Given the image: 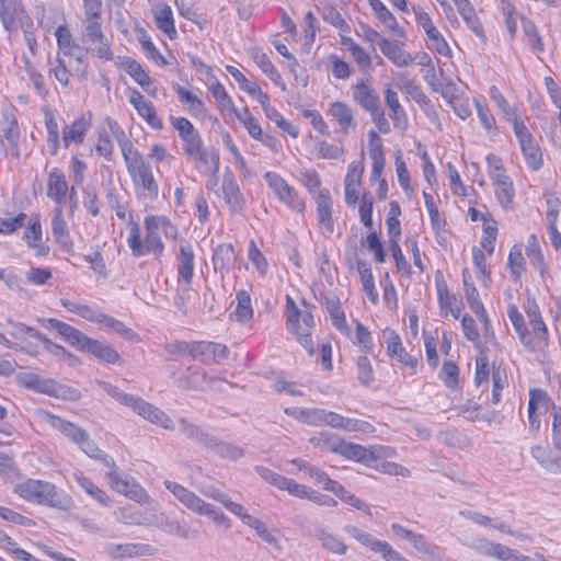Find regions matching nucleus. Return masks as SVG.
<instances>
[{
	"instance_id": "64",
	"label": "nucleus",
	"mask_w": 561,
	"mask_h": 561,
	"mask_svg": "<svg viewBox=\"0 0 561 561\" xmlns=\"http://www.w3.org/2000/svg\"><path fill=\"white\" fill-rule=\"evenodd\" d=\"M248 259L253 264L261 277H264L267 273L268 263L264 254L259 250L254 240H250L248 245Z\"/></svg>"
},
{
	"instance_id": "40",
	"label": "nucleus",
	"mask_w": 561,
	"mask_h": 561,
	"mask_svg": "<svg viewBox=\"0 0 561 561\" xmlns=\"http://www.w3.org/2000/svg\"><path fill=\"white\" fill-rule=\"evenodd\" d=\"M328 114L339 124L341 130L344 133L354 125L353 108L344 102H332L329 105Z\"/></svg>"
},
{
	"instance_id": "10",
	"label": "nucleus",
	"mask_w": 561,
	"mask_h": 561,
	"mask_svg": "<svg viewBox=\"0 0 561 561\" xmlns=\"http://www.w3.org/2000/svg\"><path fill=\"white\" fill-rule=\"evenodd\" d=\"M263 179L273 193L274 197L288 209L296 213H304L306 201L299 192L290 185L280 174L274 171H266Z\"/></svg>"
},
{
	"instance_id": "26",
	"label": "nucleus",
	"mask_w": 561,
	"mask_h": 561,
	"mask_svg": "<svg viewBox=\"0 0 561 561\" xmlns=\"http://www.w3.org/2000/svg\"><path fill=\"white\" fill-rule=\"evenodd\" d=\"M42 421L76 445L84 438L85 431L83 428L50 412H44L42 414Z\"/></svg>"
},
{
	"instance_id": "41",
	"label": "nucleus",
	"mask_w": 561,
	"mask_h": 561,
	"mask_svg": "<svg viewBox=\"0 0 561 561\" xmlns=\"http://www.w3.org/2000/svg\"><path fill=\"white\" fill-rule=\"evenodd\" d=\"M353 100L366 111L379 105L378 95L365 81H359L353 87Z\"/></svg>"
},
{
	"instance_id": "20",
	"label": "nucleus",
	"mask_w": 561,
	"mask_h": 561,
	"mask_svg": "<svg viewBox=\"0 0 561 561\" xmlns=\"http://www.w3.org/2000/svg\"><path fill=\"white\" fill-rule=\"evenodd\" d=\"M317 205L318 229L324 237H331L334 232V220L332 217V199L329 190L323 188L314 196Z\"/></svg>"
},
{
	"instance_id": "32",
	"label": "nucleus",
	"mask_w": 561,
	"mask_h": 561,
	"mask_svg": "<svg viewBox=\"0 0 561 561\" xmlns=\"http://www.w3.org/2000/svg\"><path fill=\"white\" fill-rule=\"evenodd\" d=\"M385 101L390 111V117L393 122L394 127L404 133L409 127L408 115L400 104L397 92L391 88L387 87L385 89Z\"/></svg>"
},
{
	"instance_id": "8",
	"label": "nucleus",
	"mask_w": 561,
	"mask_h": 561,
	"mask_svg": "<svg viewBox=\"0 0 561 561\" xmlns=\"http://www.w3.org/2000/svg\"><path fill=\"white\" fill-rule=\"evenodd\" d=\"M165 488L190 511L193 513L207 516L216 525L230 528V519L215 505L205 502L196 493L187 488L170 480H165Z\"/></svg>"
},
{
	"instance_id": "30",
	"label": "nucleus",
	"mask_w": 561,
	"mask_h": 561,
	"mask_svg": "<svg viewBox=\"0 0 561 561\" xmlns=\"http://www.w3.org/2000/svg\"><path fill=\"white\" fill-rule=\"evenodd\" d=\"M381 54L397 67H408L413 64L414 58L407 51L402 44L397 41L385 38L378 47Z\"/></svg>"
},
{
	"instance_id": "62",
	"label": "nucleus",
	"mask_w": 561,
	"mask_h": 561,
	"mask_svg": "<svg viewBox=\"0 0 561 561\" xmlns=\"http://www.w3.org/2000/svg\"><path fill=\"white\" fill-rule=\"evenodd\" d=\"M45 127L47 131V145L51 153L56 154L59 148V127L51 112L45 114Z\"/></svg>"
},
{
	"instance_id": "46",
	"label": "nucleus",
	"mask_w": 561,
	"mask_h": 561,
	"mask_svg": "<svg viewBox=\"0 0 561 561\" xmlns=\"http://www.w3.org/2000/svg\"><path fill=\"white\" fill-rule=\"evenodd\" d=\"M106 551L113 558H133L147 554L150 548L140 543H111L107 546Z\"/></svg>"
},
{
	"instance_id": "27",
	"label": "nucleus",
	"mask_w": 561,
	"mask_h": 561,
	"mask_svg": "<svg viewBox=\"0 0 561 561\" xmlns=\"http://www.w3.org/2000/svg\"><path fill=\"white\" fill-rule=\"evenodd\" d=\"M291 463L304 472L305 477L311 480L314 484L321 485L324 490L336 492L341 491V484L332 479L322 469L310 465L301 459H293Z\"/></svg>"
},
{
	"instance_id": "18",
	"label": "nucleus",
	"mask_w": 561,
	"mask_h": 561,
	"mask_svg": "<svg viewBox=\"0 0 561 561\" xmlns=\"http://www.w3.org/2000/svg\"><path fill=\"white\" fill-rule=\"evenodd\" d=\"M257 474L267 483L276 486L279 490L287 491L290 495L306 499L309 486L300 484L293 479L280 476L265 467L255 468Z\"/></svg>"
},
{
	"instance_id": "39",
	"label": "nucleus",
	"mask_w": 561,
	"mask_h": 561,
	"mask_svg": "<svg viewBox=\"0 0 561 561\" xmlns=\"http://www.w3.org/2000/svg\"><path fill=\"white\" fill-rule=\"evenodd\" d=\"M8 323L12 325V331L10 332V335L12 337L11 341L19 342L22 344H31L34 351V354L32 355L36 356L37 351L35 344L32 341H38L39 337H42V333L32 327H28L21 322H14L10 319L8 320Z\"/></svg>"
},
{
	"instance_id": "63",
	"label": "nucleus",
	"mask_w": 561,
	"mask_h": 561,
	"mask_svg": "<svg viewBox=\"0 0 561 561\" xmlns=\"http://www.w3.org/2000/svg\"><path fill=\"white\" fill-rule=\"evenodd\" d=\"M352 341L365 353H371L374 351L373 336L369 330L358 320H356V330Z\"/></svg>"
},
{
	"instance_id": "52",
	"label": "nucleus",
	"mask_w": 561,
	"mask_h": 561,
	"mask_svg": "<svg viewBox=\"0 0 561 561\" xmlns=\"http://www.w3.org/2000/svg\"><path fill=\"white\" fill-rule=\"evenodd\" d=\"M507 267L511 278L514 282L519 280L526 267V261L520 245L515 244L512 247L507 257Z\"/></svg>"
},
{
	"instance_id": "38",
	"label": "nucleus",
	"mask_w": 561,
	"mask_h": 561,
	"mask_svg": "<svg viewBox=\"0 0 561 561\" xmlns=\"http://www.w3.org/2000/svg\"><path fill=\"white\" fill-rule=\"evenodd\" d=\"M21 385L30 390L55 396L57 393V385L53 379L44 378L34 373H27L20 377Z\"/></svg>"
},
{
	"instance_id": "35",
	"label": "nucleus",
	"mask_w": 561,
	"mask_h": 561,
	"mask_svg": "<svg viewBox=\"0 0 561 561\" xmlns=\"http://www.w3.org/2000/svg\"><path fill=\"white\" fill-rule=\"evenodd\" d=\"M322 419V425H329L334 428L362 432H368L371 428V425L366 422L344 417L332 411L323 410Z\"/></svg>"
},
{
	"instance_id": "29",
	"label": "nucleus",
	"mask_w": 561,
	"mask_h": 561,
	"mask_svg": "<svg viewBox=\"0 0 561 561\" xmlns=\"http://www.w3.org/2000/svg\"><path fill=\"white\" fill-rule=\"evenodd\" d=\"M221 191L222 197L231 211L239 213L244 208V197L232 173L225 174Z\"/></svg>"
},
{
	"instance_id": "57",
	"label": "nucleus",
	"mask_w": 561,
	"mask_h": 561,
	"mask_svg": "<svg viewBox=\"0 0 561 561\" xmlns=\"http://www.w3.org/2000/svg\"><path fill=\"white\" fill-rule=\"evenodd\" d=\"M494 195L497 203L504 210L513 209V202L515 198V187L511 180L494 186Z\"/></svg>"
},
{
	"instance_id": "25",
	"label": "nucleus",
	"mask_w": 561,
	"mask_h": 561,
	"mask_svg": "<svg viewBox=\"0 0 561 561\" xmlns=\"http://www.w3.org/2000/svg\"><path fill=\"white\" fill-rule=\"evenodd\" d=\"M228 347L221 343L199 341L193 342L192 357L204 363H220L227 358Z\"/></svg>"
},
{
	"instance_id": "24",
	"label": "nucleus",
	"mask_w": 561,
	"mask_h": 561,
	"mask_svg": "<svg viewBox=\"0 0 561 561\" xmlns=\"http://www.w3.org/2000/svg\"><path fill=\"white\" fill-rule=\"evenodd\" d=\"M382 337L386 342L387 354L399 363L415 368L417 360L411 356L404 348L400 335L390 328L382 330Z\"/></svg>"
},
{
	"instance_id": "4",
	"label": "nucleus",
	"mask_w": 561,
	"mask_h": 561,
	"mask_svg": "<svg viewBox=\"0 0 561 561\" xmlns=\"http://www.w3.org/2000/svg\"><path fill=\"white\" fill-rule=\"evenodd\" d=\"M171 125L178 131L183 142V151L191 160L201 163L207 171L218 170V156L205 149L198 130L186 117H172Z\"/></svg>"
},
{
	"instance_id": "51",
	"label": "nucleus",
	"mask_w": 561,
	"mask_h": 561,
	"mask_svg": "<svg viewBox=\"0 0 561 561\" xmlns=\"http://www.w3.org/2000/svg\"><path fill=\"white\" fill-rule=\"evenodd\" d=\"M459 514L462 517L470 519L471 522H473L474 524H477L481 527L494 528L502 533L514 535V533L510 529V527L505 523H503V522L493 523L489 516H486L480 512H476L472 510H461L459 512Z\"/></svg>"
},
{
	"instance_id": "5",
	"label": "nucleus",
	"mask_w": 561,
	"mask_h": 561,
	"mask_svg": "<svg viewBox=\"0 0 561 561\" xmlns=\"http://www.w3.org/2000/svg\"><path fill=\"white\" fill-rule=\"evenodd\" d=\"M13 492L26 502L34 504L62 510H67L71 504L70 497L64 491H59L55 484L44 480L26 479L16 483Z\"/></svg>"
},
{
	"instance_id": "47",
	"label": "nucleus",
	"mask_w": 561,
	"mask_h": 561,
	"mask_svg": "<svg viewBox=\"0 0 561 561\" xmlns=\"http://www.w3.org/2000/svg\"><path fill=\"white\" fill-rule=\"evenodd\" d=\"M486 161V173L493 186H497L501 183H504L511 178L506 173V169L503 164V161L500 157L489 153L485 157Z\"/></svg>"
},
{
	"instance_id": "14",
	"label": "nucleus",
	"mask_w": 561,
	"mask_h": 561,
	"mask_svg": "<svg viewBox=\"0 0 561 561\" xmlns=\"http://www.w3.org/2000/svg\"><path fill=\"white\" fill-rule=\"evenodd\" d=\"M415 21L426 34L428 47L444 57L451 56V49L439 30L434 25L432 18L421 7H413Z\"/></svg>"
},
{
	"instance_id": "58",
	"label": "nucleus",
	"mask_w": 561,
	"mask_h": 561,
	"mask_svg": "<svg viewBox=\"0 0 561 561\" xmlns=\"http://www.w3.org/2000/svg\"><path fill=\"white\" fill-rule=\"evenodd\" d=\"M313 152L319 159L339 160L344 153V148L341 145L319 140L313 146Z\"/></svg>"
},
{
	"instance_id": "56",
	"label": "nucleus",
	"mask_w": 561,
	"mask_h": 561,
	"mask_svg": "<svg viewBox=\"0 0 561 561\" xmlns=\"http://www.w3.org/2000/svg\"><path fill=\"white\" fill-rule=\"evenodd\" d=\"M523 156L525 158L526 164L534 171H537L542 165V154L538 147V144L531 139L527 142H523L519 145Z\"/></svg>"
},
{
	"instance_id": "1",
	"label": "nucleus",
	"mask_w": 561,
	"mask_h": 561,
	"mask_svg": "<svg viewBox=\"0 0 561 561\" xmlns=\"http://www.w3.org/2000/svg\"><path fill=\"white\" fill-rule=\"evenodd\" d=\"M145 237L137 222L128 224L126 243L134 257L152 254L156 259L163 256L165 251L163 234L167 239L175 240L179 236L178 227L164 215H147L144 218Z\"/></svg>"
},
{
	"instance_id": "15",
	"label": "nucleus",
	"mask_w": 561,
	"mask_h": 561,
	"mask_svg": "<svg viewBox=\"0 0 561 561\" xmlns=\"http://www.w3.org/2000/svg\"><path fill=\"white\" fill-rule=\"evenodd\" d=\"M108 469L105 477L114 491L137 502H145L148 499L145 489L134 478L119 473L116 466Z\"/></svg>"
},
{
	"instance_id": "49",
	"label": "nucleus",
	"mask_w": 561,
	"mask_h": 561,
	"mask_svg": "<svg viewBox=\"0 0 561 561\" xmlns=\"http://www.w3.org/2000/svg\"><path fill=\"white\" fill-rule=\"evenodd\" d=\"M60 305L69 312L75 313L90 322L94 319L98 307L89 305L84 300L61 298Z\"/></svg>"
},
{
	"instance_id": "33",
	"label": "nucleus",
	"mask_w": 561,
	"mask_h": 561,
	"mask_svg": "<svg viewBox=\"0 0 561 561\" xmlns=\"http://www.w3.org/2000/svg\"><path fill=\"white\" fill-rule=\"evenodd\" d=\"M152 14L157 27L170 39L178 37V31L174 24L173 11L167 3H157L152 7Z\"/></svg>"
},
{
	"instance_id": "61",
	"label": "nucleus",
	"mask_w": 561,
	"mask_h": 561,
	"mask_svg": "<svg viewBox=\"0 0 561 561\" xmlns=\"http://www.w3.org/2000/svg\"><path fill=\"white\" fill-rule=\"evenodd\" d=\"M482 228L483 234L480 241V249H483L489 255H492L497 237V224L494 219L485 220Z\"/></svg>"
},
{
	"instance_id": "22",
	"label": "nucleus",
	"mask_w": 561,
	"mask_h": 561,
	"mask_svg": "<svg viewBox=\"0 0 561 561\" xmlns=\"http://www.w3.org/2000/svg\"><path fill=\"white\" fill-rule=\"evenodd\" d=\"M179 282L190 285L195 271V253L190 241L182 239L176 253Z\"/></svg>"
},
{
	"instance_id": "42",
	"label": "nucleus",
	"mask_w": 561,
	"mask_h": 561,
	"mask_svg": "<svg viewBox=\"0 0 561 561\" xmlns=\"http://www.w3.org/2000/svg\"><path fill=\"white\" fill-rule=\"evenodd\" d=\"M237 260L234 249L230 243L218 244L213 253V263L215 268L221 273H227L233 266Z\"/></svg>"
},
{
	"instance_id": "34",
	"label": "nucleus",
	"mask_w": 561,
	"mask_h": 561,
	"mask_svg": "<svg viewBox=\"0 0 561 561\" xmlns=\"http://www.w3.org/2000/svg\"><path fill=\"white\" fill-rule=\"evenodd\" d=\"M90 127V118L83 115L75 119L71 124L65 125L62 128L64 146L69 147L71 144H82Z\"/></svg>"
},
{
	"instance_id": "36",
	"label": "nucleus",
	"mask_w": 561,
	"mask_h": 561,
	"mask_svg": "<svg viewBox=\"0 0 561 561\" xmlns=\"http://www.w3.org/2000/svg\"><path fill=\"white\" fill-rule=\"evenodd\" d=\"M68 192V182L65 174L58 168H53L47 178V196L58 205H61Z\"/></svg>"
},
{
	"instance_id": "6",
	"label": "nucleus",
	"mask_w": 561,
	"mask_h": 561,
	"mask_svg": "<svg viewBox=\"0 0 561 561\" xmlns=\"http://www.w3.org/2000/svg\"><path fill=\"white\" fill-rule=\"evenodd\" d=\"M119 147L135 187L147 192L151 198H156L159 193V185L153 176L151 165L129 140L119 142Z\"/></svg>"
},
{
	"instance_id": "59",
	"label": "nucleus",
	"mask_w": 561,
	"mask_h": 561,
	"mask_svg": "<svg viewBox=\"0 0 561 561\" xmlns=\"http://www.w3.org/2000/svg\"><path fill=\"white\" fill-rule=\"evenodd\" d=\"M328 309L330 312V317L333 325L344 335H351V329L347 325L345 313L342 310L340 302L337 300H331L328 302Z\"/></svg>"
},
{
	"instance_id": "11",
	"label": "nucleus",
	"mask_w": 561,
	"mask_h": 561,
	"mask_svg": "<svg viewBox=\"0 0 561 561\" xmlns=\"http://www.w3.org/2000/svg\"><path fill=\"white\" fill-rule=\"evenodd\" d=\"M343 530L365 549L379 554L385 561H410L388 541L380 540L371 533L355 525H345Z\"/></svg>"
},
{
	"instance_id": "50",
	"label": "nucleus",
	"mask_w": 561,
	"mask_h": 561,
	"mask_svg": "<svg viewBox=\"0 0 561 561\" xmlns=\"http://www.w3.org/2000/svg\"><path fill=\"white\" fill-rule=\"evenodd\" d=\"M297 421L312 426H322L323 409L317 408H291L285 411Z\"/></svg>"
},
{
	"instance_id": "54",
	"label": "nucleus",
	"mask_w": 561,
	"mask_h": 561,
	"mask_svg": "<svg viewBox=\"0 0 561 561\" xmlns=\"http://www.w3.org/2000/svg\"><path fill=\"white\" fill-rule=\"evenodd\" d=\"M25 282L33 286H45L53 279V271L50 267H42L30 265L24 273Z\"/></svg>"
},
{
	"instance_id": "44",
	"label": "nucleus",
	"mask_w": 561,
	"mask_h": 561,
	"mask_svg": "<svg viewBox=\"0 0 561 561\" xmlns=\"http://www.w3.org/2000/svg\"><path fill=\"white\" fill-rule=\"evenodd\" d=\"M75 481L79 484V486L94 501H96L102 506H108L111 503L110 497L105 493L104 490L100 489L96 484L93 483L91 479L85 477L82 472L77 471L73 473Z\"/></svg>"
},
{
	"instance_id": "13",
	"label": "nucleus",
	"mask_w": 561,
	"mask_h": 561,
	"mask_svg": "<svg viewBox=\"0 0 561 561\" xmlns=\"http://www.w3.org/2000/svg\"><path fill=\"white\" fill-rule=\"evenodd\" d=\"M529 327L520 336V343L530 351L543 350L549 343V332L537 307L528 311Z\"/></svg>"
},
{
	"instance_id": "28",
	"label": "nucleus",
	"mask_w": 561,
	"mask_h": 561,
	"mask_svg": "<svg viewBox=\"0 0 561 561\" xmlns=\"http://www.w3.org/2000/svg\"><path fill=\"white\" fill-rule=\"evenodd\" d=\"M128 101L137 111L138 115L144 118L151 127L161 128V119L157 116L152 103L136 89L128 91Z\"/></svg>"
},
{
	"instance_id": "23",
	"label": "nucleus",
	"mask_w": 561,
	"mask_h": 561,
	"mask_svg": "<svg viewBox=\"0 0 561 561\" xmlns=\"http://www.w3.org/2000/svg\"><path fill=\"white\" fill-rule=\"evenodd\" d=\"M23 239L26 245L34 250L37 257H45L49 253V247L43 242V228L38 214L28 217Z\"/></svg>"
},
{
	"instance_id": "45",
	"label": "nucleus",
	"mask_w": 561,
	"mask_h": 561,
	"mask_svg": "<svg viewBox=\"0 0 561 561\" xmlns=\"http://www.w3.org/2000/svg\"><path fill=\"white\" fill-rule=\"evenodd\" d=\"M458 13L467 26L478 36L483 34L482 25L476 14L474 8L469 0H453Z\"/></svg>"
},
{
	"instance_id": "43",
	"label": "nucleus",
	"mask_w": 561,
	"mask_h": 561,
	"mask_svg": "<svg viewBox=\"0 0 561 561\" xmlns=\"http://www.w3.org/2000/svg\"><path fill=\"white\" fill-rule=\"evenodd\" d=\"M208 90L211 93L217 107L224 114H237V108L231 96L228 94L225 87L218 81L214 80L208 84Z\"/></svg>"
},
{
	"instance_id": "12",
	"label": "nucleus",
	"mask_w": 561,
	"mask_h": 561,
	"mask_svg": "<svg viewBox=\"0 0 561 561\" xmlns=\"http://www.w3.org/2000/svg\"><path fill=\"white\" fill-rule=\"evenodd\" d=\"M55 36L58 46V56L73 58L78 62V68L75 70L80 79L88 77V60L84 56L83 48L75 41L70 30L65 25H59L55 31Z\"/></svg>"
},
{
	"instance_id": "55",
	"label": "nucleus",
	"mask_w": 561,
	"mask_h": 561,
	"mask_svg": "<svg viewBox=\"0 0 561 561\" xmlns=\"http://www.w3.org/2000/svg\"><path fill=\"white\" fill-rule=\"evenodd\" d=\"M530 453L542 468L552 473H561V462L552 458L545 447L536 445L531 447Z\"/></svg>"
},
{
	"instance_id": "9",
	"label": "nucleus",
	"mask_w": 561,
	"mask_h": 561,
	"mask_svg": "<svg viewBox=\"0 0 561 561\" xmlns=\"http://www.w3.org/2000/svg\"><path fill=\"white\" fill-rule=\"evenodd\" d=\"M104 391L114 398L119 403L127 405L134 410L135 413L148 420L149 422L157 424L163 428H172V420L159 408L153 404L146 402L142 398L134 394L125 393L119 388L111 385L103 383Z\"/></svg>"
},
{
	"instance_id": "37",
	"label": "nucleus",
	"mask_w": 561,
	"mask_h": 561,
	"mask_svg": "<svg viewBox=\"0 0 561 561\" xmlns=\"http://www.w3.org/2000/svg\"><path fill=\"white\" fill-rule=\"evenodd\" d=\"M125 71L150 95L156 98L158 93L157 85L141 65L133 59H126L123 62Z\"/></svg>"
},
{
	"instance_id": "17",
	"label": "nucleus",
	"mask_w": 561,
	"mask_h": 561,
	"mask_svg": "<svg viewBox=\"0 0 561 561\" xmlns=\"http://www.w3.org/2000/svg\"><path fill=\"white\" fill-rule=\"evenodd\" d=\"M393 454V450L389 447L383 446H371L364 447L354 443L345 442L343 446L342 456L347 459L363 462L369 467L375 466V462L386 456L389 457Z\"/></svg>"
},
{
	"instance_id": "31",
	"label": "nucleus",
	"mask_w": 561,
	"mask_h": 561,
	"mask_svg": "<svg viewBox=\"0 0 561 561\" xmlns=\"http://www.w3.org/2000/svg\"><path fill=\"white\" fill-rule=\"evenodd\" d=\"M313 537L327 552L337 556H344L347 552L344 540L324 526L317 527Z\"/></svg>"
},
{
	"instance_id": "2",
	"label": "nucleus",
	"mask_w": 561,
	"mask_h": 561,
	"mask_svg": "<svg viewBox=\"0 0 561 561\" xmlns=\"http://www.w3.org/2000/svg\"><path fill=\"white\" fill-rule=\"evenodd\" d=\"M84 19L82 21L81 42L84 56L87 54L104 61L114 59V51L110 38L102 30V5L83 7Z\"/></svg>"
},
{
	"instance_id": "3",
	"label": "nucleus",
	"mask_w": 561,
	"mask_h": 561,
	"mask_svg": "<svg viewBox=\"0 0 561 561\" xmlns=\"http://www.w3.org/2000/svg\"><path fill=\"white\" fill-rule=\"evenodd\" d=\"M71 346L80 352L95 356L98 359L107 364H121V355L110 345L99 340H94L77 328L55 318L45 319Z\"/></svg>"
},
{
	"instance_id": "16",
	"label": "nucleus",
	"mask_w": 561,
	"mask_h": 561,
	"mask_svg": "<svg viewBox=\"0 0 561 561\" xmlns=\"http://www.w3.org/2000/svg\"><path fill=\"white\" fill-rule=\"evenodd\" d=\"M233 508L236 511L233 515L239 517L244 525L253 529L260 539H262L265 543L270 545L274 549L282 550V543L277 529L270 528L263 520L250 515L248 510L242 504H240V506H234Z\"/></svg>"
},
{
	"instance_id": "21",
	"label": "nucleus",
	"mask_w": 561,
	"mask_h": 561,
	"mask_svg": "<svg viewBox=\"0 0 561 561\" xmlns=\"http://www.w3.org/2000/svg\"><path fill=\"white\" fill-rule=\"evenodd\" d=\"M364 170L363 160H354L347 165L344 178V198L348 206H355L358 202Z\"/></svg>"
},
{
	"instance_id": "19",
	"label": "nucleus",
	"mask_w": 561,
	"mask_h": 561,
	"mask_svg": "<svg viewBox=\"0 0 561 561\" xmlns=\"http://www.w3.org/2000/svg\"><path fill=\"white\" fill-rule=\"evenodd\" d=\"M50 229L54 241L60 247V249L67 253H72L75 243L70 236V230L61 205H57L51 213Z\"/></svg>"
},
{
	"instance_id": "7",
	"label": "nucleus",
	"mask_w": 561,
	"mask_h": 561,
	"mask_svg": "<svg viewBox=\"0 0 561 561\" xmlns=\"http://www.w3.org/2000/svg\"><path fill=\"white\" fill-rule=\"evenodd\" d=\"M286 325L287 330L295 335L298 343L310 354L314 353L312 331L314 319L310 306L305 301L297 305L295 300L286 296Z\"/></svg>"
},
{
	"instance_id": "48",
	"label": "nucleus",
	"mask_w": 561,
	"mask_h": 561,
	"mask_svg": "<svg viewBox=\"0 0 561 561\" xmlns=\"http://www.w3.org/2000/svg\"><path fill=\"white\" fill-rule=\"evenodd\" d=\"M77 445L90 458H93V459L100 461L107 468L115 467L114 459L110 455H107L106 453L101 450L99 448V446L93 440H91L89 438V435L87 432L84 433V438L82 439V442H79Z\"/></svg>"
},
{
	"instance_id": "53",
	"label": "nucleus",
	"mask_w": 561,
	"mask_h": 561,
	"mask_svg": "<svg viewBox=\"0 0 561 561\" xmlns=\"http://www.w3.org/2000/svg\"><path fill=\"white\" fill-rule=\"evenodd\" d=\"M310 442L318 448L341 455L345 440L336 435L321 433L312 437Z\"/></svg>"
},
{
	"instance_id": "60",
	"label": "nucleus",
	"mask_w": 561,
	"mask_h": 561,
	"mask_svg": "<svg viewBox=\"0 0 561 561\" xmlns=\"http://www.w3.org/2000/svg\"><path fill=\"white\" fill-rule=\"evenodd\" d=\"M237 319L241 322L249 321L253 317V309L251 305V296L247 290H240L237 294V307L234 310Z\"/></svg>"
}]
</instances>
